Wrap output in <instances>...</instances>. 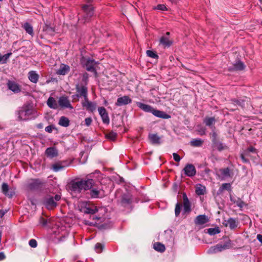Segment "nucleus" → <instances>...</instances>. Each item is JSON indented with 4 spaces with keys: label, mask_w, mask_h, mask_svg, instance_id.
<instances>
[{
    "label": "nucleus",
    "mask_w": 262,
    "mask_h": 262,
    "mask_svg": "<svg viewBox=\"0 0 262 262\" xmlns=\"http://www.w3.org/2000/svg\"><path fill=\"white\" fill-rule=\"evenodd\" d=\"M12 55V53L10 52L7 54H6L4 55H1L0 54V63L4 64L6 63L8 59Z\"/></svg>",
    "instance_id": "nucleus-35"
},
{
    "label": "nucleus",
    "mask_w": 262,
    "mask_h": 262,
    "mask_svg": "<svg viewBox=\"0 0 262 262\" xmlns=\"http://www.w3.org/2000/svg\"><path fill=\"white\" fill-rule=\"evenodd\" d=\"M28 78L31 82L36 83L38 80L39 75L36 71H32L28 73Z\"/></svg>",
    "instance_id": "nucleus-22"
},
{
    "label": "nucleus",
    "mask_w": 262,
    "mask_h": 262,
    "mask_svg": "<svg viewBox=\"0 0 262 262\" xmlns=\"http://www.w3.org/2000/svg\"><path fill=\"white\" fill-rule=\"evenodd\" d=\"M225 224L226 226H229L231 229H234L237 227L238 225V222L237 220L233 218H229Z\"/></svg>",
    "instance_id": "nucleus-25"
},
{
    "label": "nucleus",
    "mask_w": 262,
    "mask_h": 262,
    "mask_svg": "<svg viewBox=\"0 0 262 262\" xmlns=\"http://www.w3.org/2000/svg\"><path fill=\"white\" fill-rule=\"evenodd\" d=\"M149 139L152 144H160V138L157 134H149Z\"/></svg>",
    "instance_id": "nucleus-28"
},
{
    "label": "nucleus",
    "mask_w": 262,
    "mask_h": 262,
    "mask_svg": "<svg viewBox=\"0 0 262 262\" xmlns=\"http://www.w3.org/2000/svg\"><path fill=\"white\" fill-rule=\"evenodd\" d=\"M230 200L232 202H233L234 204L236 203V201L237 200V199L235 198L233 196H230Z\"/></svg>",
    "instance_id": "nucleus-60"
},
{
    "label": "nucleus",
    "mask_w": 262,
    "mask_h": 262,
    "mask_svg": "<svg viewBox=\"0 0 262 262\" xmlns=\"http://www.w3.org/2000/svg\"><path fill=\"white\" fill-rule=\"evenodd\" d=\"M154 9L163 11L166 10V7L164 5L159 4L157 5V6L155 7Z\"/></svg>",
    "instance_id": "nucleus-51"
},
{
    "label": "nucleus",
    "mask_w": 262,
    "mask_h": 262,
    "mask_svg": "<svg viewBox=\"0 0 262 262\" xmlns=\"http://www.w3.org/2000/svg\"><path fill=\"white\" fill-rule=\"evenodd\" d=\"M60 199L61 196L59 194H56L54 197L48 196L45 199V204L48 209H52L56 207V202L59 201Z\"/></svg>",
    "instance_id": "nucleus-5"
},
{
    "label": "nucleus",
    "mask_w": 262,
    "mask_h": 262,
    "mask_svg": "<svg viewBox=\"0 0 262 262\" xmlns=\"http://www.w3.org/2000/svg\"><path fill=\"white\" fill-rule=\"evenodd\" d=\"M181 210V204L178 203L176 205L175 208V214L176 216L179 215Z\"/></svg>",
    "instance_id": "nucleus-45"
},
{
    "label": "nucleus",
    "mask_w": 262,
    "mask_h": 262,
    "mask_svg": "<svg viewBox=\"0 0 262 262\" xmlns=\"http://www.w3.org/2000/svg\"><path fill=\"white\" fill-rule=\"evenodd\" d=\"M116 133L113 132H111L105 134V137L111 141H114L116 139Z\"/></svg>",
    "instance_id": "nucleus-38"
},
{
    "label": "nucleus",
    "mask_w": 262,
    "mask_h": 262,
    "mask_svg": "<svg viewBox=\"0 0 262 262\" xmlns=\"http://www.w3.org/2000/svg\"><path fill=\"white\" fill-rule=\"evenodd\" d=\"M84 122H85V124L87 126H90L92 122V119L90 117L86 118L85 119Z\"/></svg>",
    "instance_id": "nucleus-53"
},
{
    "label": "nucleus",
    "mask_w": 262,
    "mask_h": 262,
    "mask_svg": "<svg viewBox=\"0 0 262 262\" xmlns=\"http://www.w3.org/2000/svg\"><path fill=\"white\" fill-rule=\"evenodd\" d=\"M34 111L27 106L21 107L18 111V118L20 120H27L32 117Z\"/></svg>",
    "instance_id": "nucleus-3"
},
{
    "label": "nucleus",
    "mask_w": 262,
    "mask_h": 262,
    "mask_svg": "<svg viewBox=\"0 0 262 262\" xmlns=\"http://www.w3.org/2000/svg\"><path fill=\"white\" fill-rule=\"evenodd\" d=\"M7 212V210H0V217H3V216L5 214V213Z\"/></svg>",
    "instance_id": "nucleus-57"
},
{
    "label": "nucleus",
    "mask_w": 262,
    "mask_h": 262,
    "mask_svg": "<svg viewBox=\"0 0 262 262\" xmlns=\"http://www.w3.org/2000/svg\"><path fill=\"white\" fill-rule=\"evenodd\" d=\"M70 121L69 119L64 116L60 117L58 124L63 127H68L69 125Z\"/></svg>",
    "instance_id": "nucleus-31"
},
{
    "label": "nucleus",
    "mask_w": 262,
    "mask_h": 262,
    "mask_svg": "<svg viewBox=\"0 0 262 262\" xmlns=\"http://www.w3.org/2000/svg\"><path fill=\"white\" fill-rule=\"evenodd\" d=\"M78 207L81 212L86 214H94L98 211V209L96 206L90 207L86 202H80Z\"/></svg>",
    "instance_id": "nucleus-6"
},
{
    "label": "nucleus",
    "mask_w": 262,
    "mask_h": 262,
    "mask_svg": "<svg viewBox=\"0 0 262 262\" xmlns=\"http://www.w3.org/2000/svg\"><path fill=\"white\" fill-rule=\"evenodd\" d=\"M122 204L124 205L129 204L131 203V200L129 197L127 195H123L122 199Z\"/></svg>",
    "instance_id": "nucleus-40"
},
{
    "label": "nucleus",
    "mask_w": 262,
    "mask_h": 262,
    "mask_svg": "<svg viewBox=\"0 0 262 262\" xmlns=\"http://www.w3.org/2000/svg\"><path fill=\"white\" fill-rule=\"evenodd\" d=\"M81 104L83 107L91 112H93L96 109L97 104L95 102L89 101L88 97L82 101Z\"/></svg>",
    "instance_id": "nucleus-9"
},
{
    "label": "nucleus",
    "mask_w": 262,
    "mask_h": 262,
    "mask_svg": "<svg viewBox=\"0 0 262 262\" xmlns=\"http://www.w3.org/2000/svg\"><path fill=\"white\" fill-rule=\"evenodd\" d=\"M172 3H176L177 2V0H169Z\"/></svg>",
    "instance_id": "nucleus-62"
},
{
    "label": "nucleus",
    "mask_w": 262,
    "mask_h": 262,
    "mask_svg": "<svg viewBox=\"0 0 262 262\" xmlns=\"http://www.w3.org/2000/svg\"><path fill=\"white\" fill-rule=\"evenodd\" d=\"M215 122V119L214 117H206L204 119V123L206 126H209L210 128H212L213 125Z\"/></svg>",
    "instance_id": "nucleus-29"
},
{
    "label": "nucleus",
    "mask_w": 262,
    "mask_h": 262,
    "mask_svg": "<svg viewBox=\"0 0 262 262\" xmlns=\"http://www.w3.org/2000/svg\"><path fill=\"white\" fill-rule=\"evenodd\" d=\"M234 67L236 70H242L244 69L245 66L242 62L238 61L234 64Z\"/></svg>",
    "instance_id": "nucleus-37"
},
{
    "label": "nucleus",
    "mask_w": 262,
    "mask_h": 262,
    "mask_svg": "<svg viewBox=\"0 0 262 262\" xmlns=\"http://www.w3.org/2000/svg\"><path fill=\"white\" fill-rule=\"evenodd\" d=\"M137 104L138 106L143 111L147 113H151L152 114L154 108L150 105L141 102H137Z\"/></svg>",
    "instance_id": "nucleus-18"
},
{
    "label": "nucleus",
    "mask_w": 262,
    "mask_h": 262,
    "mask_svg": "<svg viewBox=\"0 0 262 262\" xmlns=\"http://www.w3.org/2000/svg\"><path fill=\"white\" fill-rule=\"evenodd\" d=\"M87 194L92 199L101 198L104 196V191L101 184L97 185L94 180L92 179V186L88 190Z\"/></svg>",
    "instance_id": "nucleus-2"
},
{
    "label": "nucleus",
    "mask_w": 262,
    "mask_h": 262,
    "mask_svg": "<svg viewBox=\"0 0 262 262\" xmlns=\"http://www.w3.org/2000/svg\"><path fill=\"white\" fill-rule=\"evenodd\" d=\"M69 71L70 67L69 66L64 64H61L59 69L57 71L56 73L58 75H65L69 72Z\"/></svg>",
    "instance_id": "nucleus-19"
},
{
    "label": "nucleus",
    "mask_w": 262,
    "mask_h": 262,
    "mask_svg": "<svg viewBox=\"0 0 262 262\" xmlns=\"http://www.w3.org/2000/svg\"><path fill=\"white\" fill-rule=\"evenodd\" d=\"M208 220L205 215H199L194 220L196 225H203L208 222Z\"/></svg>",
    "instance_id": "nucleus-21"
},
{
    "label": "nucleus",
    "mask_w": 262,
    "mask_h": 262,
    "mask_svg": "<svg viewBox=\"0 0 262 262\" xmlns=\"http://www.w3.org/2000/svg\"><path fill=\"white\" fill-rule=\"evenodd\" d=\"M98 110L99 114L102 119L103 122L105 124H108L110 122V119L106 109L104 107H98Z\"/></svg>",
    "instance_id": "nucleus-14"
},
{
    "label": "nucleus",
    "mask_w": 262,
    "mask_h": 262,
    "mask_svg": "<svg viewBox=\"0 0 262 262\" xmlns=\"http://www.w3.org/2000/svg\"><path fill=\"white\" fill-rule=\"evenodd\" d=\"M38 128H42L43 127V124L42 123H39L37 125Z\"/></svg>",
    "instance_id": "nucleus-61"
},
{
    "label": "nucleus",
    "mask_w": 262,
    "mask_h": 262,
    "mask_svg": "<svg viewBox=\"0 0 262 262\" xmlns=\"http://www.w3.org/2000/svg\"><path fill=\"white\" fill-rule=\"evenodd\" d=\"M203 144V141L200 139H194L190 142V144L195 147L201 146Z\"/></svg>",
    "instance_id": "nucleus-36"
},
{
    "label": "nucleus",
    "mask_w": 262,
    "mask_h": 262,
    "mask_svg": "<svg viewBox=\"0 0 262 262\" xmlns=\"http://www.w3.org/2000/svg\"><path fill=\"white\" fill-rule=\"evenodd\" d=\"M183 171L185 175L190 177H193L196 174L195 168L194 165L191 164H187L183 169Z\"/></svg>",
    "instance_id": "nucleus-13"
},
{
    "label": "nucleus",
    "mask_w": 262,
    "mask_h": 262,
    "mask_svg": "<svg viewBox=\"0 0 262 262\" xmlns=\"http://www.w3.org/2000/svg\"><path fill=\"white\" fill-rule=\"evenodd\" d=\"M154 248L155 250L160 252H163L165 250V246L159 242L154 244Z\"/></svg>",
    "instance_id": "nucleus-33"
},
{
    "label": "nucleus",
    "mask_w": 262,
    "mask_h": 262,
    "mask_svg": "<svg viewBox=\"0 0 262 262\" xmlns=\"http://www.w3.org/2000/svg\"><path fill=\"white\" fill-rule=\"evenodd\" d=\"M48 220L44 219L42 217H40L39 219V224L42 226L45 227L47 225Z\"/></svg>",
    "instance_id": "nucleus-49"
},
{
    "label": "nucleus",
    "mask_w": 262,
    "mask_h": 262,
    "mask_svg": "<svg viewBox=\"0 0 262 262\" xmlns=\"http://www.w3.org/2000/svg\"><path fill=\"white\" fill-rule=\"evenodd\" d=\"M59 105L64 108H69L72 110L73 107L71 104L70 101L68 98L66 96H61L58 100Z\"/></svg>",
    "instance_id": "nucleus-11"
},
{
    "label": "nucleus",
    "mask_w": 262,
    "mask_h": 262,
    "mask_svg": "<svg viewBox=\"0 0 262 262\" xmlns=\"http://www.w3.org/2000/svg\"><path fill=\"white\" fill-rule=\"evenodd\" d=\"M217 148L219 151H221L224 149V146L222 143L217 144Z\"/></svg>",
    "instance_id": "nucleus-56"
},
{
    "label": "nucleus",
    "mask_w": 262,
    "mask_h": 262,
    "mask_svg": "<svg viewBox=\"0 0 262 262\" xmlns=\"http://www.w3.org/2000/svg\"><path fill=\"white\" fill-rule=\"evenodd\" d=\"M29 244L32 248H36L37 246V242L34 239H31L29 241Z\"/></svg>",
    "instance_id": "nucleus-48"
},
{
    "label": "nucleus",
    "mask_w": 262,
    "mask_h": 262,
    "mask_svg": "<svg viewBox=\"0 0 262 262\" xmlns=\"http://www.w3.org/2000/svg\"><path fill=\"white\" fill-rule=\"evenodd\" d=\"M43 182L39 179H31L28 180L27 187L30 190H36L40 188Z\"/></svg>",
    "instance_id": "nucleus-8"
},
{
    "label": "nucleus",
    "mask_w": 262,
    "mask_h": 262,
    "mask_svg": "<svg viewBox=\"0 0 262 262\" xmlns=\"http://www.w3.org/2000/svg\"><path fill=\"white\" fill-rule=\"evenodd\" d=\"M81 63L87 71L92 72H96V67L98 62L95 61L94 59L89 58H82L81 59Z\"/></svg>",
    "instance_id": "nucleus-4"
},
{
    "label": "nucleus",
    "mask_w": 262,
    "mask_h": 262,
    "mask_svg": "<svg viewBox=\"0 0 262 262\" xmlns=\"http://www.w3.org/2000/svg\"><path fill=\"white\" fill-rule=\"evenodd\" d=\"M172 155H173V159L175 161L179 162L181 160V157L177 153L174 152V153H173Z\"/></svg>",
    "instance_id": "nucleus-54"
},
{
    "label": "nucleus",
    "mask_w": 262,
    "mask_h": 262,
    "mask_svg": "<svg viewBox=\"0 0 262 262\" xmlns=\"http://www.w3.org/2000/svg\"><path fill=\"white\" fill-rule=\"evenodd\" d=\"M82 9L84 13L85 20L87 21L93 15L94 10L92 6L84 5L82 6Z\"/></svg>",
    "instance_id": "nucleus-12"
},
{
    "label": "nucleus",
    "mask_w": 262,
    "mask_h": 262,
    "mask_svg": "<svg viewBox=\"0 0 262 262\" xmlns=\"http://www.w3.org/2000/svg\"><path fill=\"white\" fill-rule=\"evenodd\" d=\"M220 231L218 228H209L208 229V233L211 235L217 234L220 233Z\"/></svg>",
    "instance_id": "nucleus-41"
},
{
    "label": "nucleus",
    "mask_w": 262,
    "mask_h": 262,
    "mask_svg": "<svg viewBox=\"0 0 262 262\" xmlns=\"http://www.w3.org/2000/svg\"><path fill=\"white\" fill-rule=\"evenodd\" d=\"M146 54L148 57H151L154 59L158 58V56L156 53L151 50H147L146 51Z\"/></svg>",
    "instance_id": "nucleus-43"
},
{
    "label": "nucleus",
    "mask_w": 262,
    "mask_h": 262,
    "mask_svg": "<svg viewBox=\"0 0 262 262\" xmlns=\"http://www.w3.org/2000/svg\"><path fill=\"white\" fill-rule=\"evenodd\" d=\"M132 99L127 96H124L117 99L116 105L121 106L126 105L132 102Z\"/></svg>",
    "instance_id": "nucleus-16"
},
{
    "label": "nucleus",
    "mask_w": 262,
    "mask_h": 262,
    "mask_svg": "<svg viewBox=\"0 0 262 262\" xmlns=\"http://www.w3.org/2000/svg\"><path fill=\"white\" fill-rule=\"evenodd\" d=\"M230 187L231 185L229 183H224L219 188V191L221 193L225 189L229 190Z\"/></svg>",
    "instance_id": "nucleus-39"
},
{
    "label": "nucleus",
    "mask_w": 262,
    "mask_h": 262,
    "mask_svg": "<svg viewBox=\"0 0 262 262\" xmlns=\"http://www.w3.org/2000/svg\"><path fill=\"white\" fill-rule=\"evenodd\" d=\"M183 213L189 212L191 210L190 203L185 193L183 194Z\"/></svg>",
    "instance_id": "nucleus-17"
},
{
    "label": "nucleus",
    "mask_w": 262,
    "mask_h": 262,
    "mask_svg": "<svg viewBox=\"0 0 262 262\" xmlns=\"http://www.w3.org/2000/svg\"><path fill=\"white\" fill-rule=\"evenodd\" d=\"M103 249L102 245L100 243H97L95 246V250L97 253H100Z\"/></svg>",
    "instance_id": "nucleus-46"
},
{
    "label": "nucleus",
    "mask_w": 262,
    "mask_h": 262,
    "mask_svg": "<svg viewBox=\"0 0 262 262\" xmlns=\"http://www.w3.org/2000/svg\"><path fill=\"white\" fill-rule=\"evenodd\" d=\"M166 34L167 35H169V32H166Z\"/></svg>",
    "instance_id": "nucleus-64"
},
{
    "label": "nucleus",
    "mask_w": 262,
    "mask_h": 262,
    "mask_svg": "<svg viewBox=\"0 0 262 262\" xmlns=\"http://www.w3.org/2000/svg\"><path fill=\"white\" fill-rule=\"evenodd\" d=\"M54 128H55L54 126L53 125H49V126H47L45 128V130H46V132H47L49 133H51Z\"/></svg>",
    "instance_id": "nucleus-52"
},
{
    "label": "nucleus",
    "mask_w": 262,
    "mask_h": 262,
    "mask_svg": "<svg viewBox=\"0 0 262 262\" xmlns=\"http://www.w3.org/2000/svg\"><path fill=\"white\" fill-rule=\"evenodd\" d=\"M47 105L51 108L56 110L58 108V105L56 100L52 97H50L47 101Z\"/></svg>",
    "instance_id": "nucleus-24"
},
{
    "label": "nucleus",
    "mask_w": 262,
    "mask_h": 262,
    "mask_svg": "<svg viewBox=\"0 0 262 262\" xmlns=\"http://www.w3.org/2000/svg\"><path fill=\"white\" fill-rule=\"evenodd\" d=\"M76 90L77 92L76 96L77 97H82L84 99H86L88 96V88L85 85H76Z\"/></svg>",
    "instance_id": "nucleus-10"
},
{
    "label": "nucleus",
    "mask_w": 262,
    "mask_h": 262,
    "mask_svg": "<svg viewBox=\"0 0 262 262\" xmlns=\"http://www.w3.org/2000/svg\"><path fill=\"white\" fill-rule=\"evenodd\" d=\"M14 194H15L14 190L12 188H10L9 191L7 192V194H6L5 195H6L9 198H12Z\"/></svg>",
    "instance_id": "nucleus-50"
},
{
    "label": "nucleus",
    "mask_w": 262,
    "mask_h": 262,
    "mask_svg": "<svg viewBox=\"0 0 262 262\" xmlns=\"http://www.w3.org/2000/svg\"><path fill=\"white\" fill-rule=\"evenodd\" d=\"M235 204L238 207L240 208H243L245 205L244 202L239 198H237V200L236 201Z\"/></svg>",
    "instance_id": "nucleus-47"
},
{
    "label": "nucleus",
    "mask_w": 262,
    "mask_h": 262,
    "mask_svg": "<svg viewBox=\"0 0 262 262\" xmlns=\"http://www.w3.org/2000/svg\"><path fill=\"white\" fill-rule=\"evenodd\" d=\"M160 42L164 47H169L171 45V42L169 40L168 37L162 36L160 39Z\"/></svg>",
    "instance_id": "nucleus-30"
},
{
    "label": "nucleus",
    "mask_w": 262,
    "mask_h": 262,
    "mask_svg": "<svg viewBox=\"0 0 262 262\" xmlns=\"http://www.w3.org/2000/svg\"><path fill=\"white\" fill-rule=\"evenodd\" d=\"M23 28L25 30V31H26L27 33H28V34H29L30 35H31L32 36L33 35V27H32V26L30 24H29L28 23H26L24 24V25L23 26Z\"/></svg>",
    "instance_id": "nucleus-34"
},
{
    "label": "nucleus",
    "mask_w": 262,
    "mask_h": 262,
    "mask_svg": "<svg viewBox=\"0 0 262 262\" xmlns=\"http://www.w3.org/2000/svg\"><path fill=\"white\" fill-rule=\"evenodd\" d=\"M250 152L256 153V149L253 147L250 146L245 151V155L246 156H249Z\"/></svg>",
    "instance_id": "nucleus-44"
},
{
    "label": "nucleus",
    "mask_w": 262,
    "mask_h": 262,
    "mask_svg": "<svg viewBox=\"0 0 262 262\" xmlns=\"http://www.w3.org/2000/svg\"><path fill=\"white\" fill-rule=\"evenodd\" d=\"M7 86L9 90L15 93H18L21 91L20 86L14 81H9L7 83Z\"/></svg>",
    "instance_id": "nucleus-15"
},
{
    "label": "nucleus",
    "mask_w": 262,
    "mask_h": 262,
    "mask_svg": "<svg viewBox=\"0 0 262 262\" xmlns=\"http://www.w3.org/2000/svg\"><path fill=\"white\" fill-rule=\"evenodd\" d=\"M46 154L50 158H54L58 156V150L55 147H49L46 150Z\"/></svg>",
    "instance_id": "nucleus-23"
},
{
    "label": "nucleus",
    "mask_w": 262,
    "mask_h": 262,
    "mask_svg": "<svg viewBox=\"0 0 262 262\" xmlns=\"http://www.w3.org/2000/svg\"><path fill=\"white\" fill-rule=\"evenodd\" d=\"M92 179H81L73 181L71 184L70 189L74 193H80L82 191L88 190L92 186Z\"/></svg>",
    "instance_id": "nucleus-1"
},
{
    "label": "nucleus",
    "mask_w": 262,
    "mask_h": 262,
    "mask_svg": "<svg viewBox=\"0 0 262 262\" xmlns=\"http://www.w3.org/2000/svg\"><path fill=\"white\" fill-rule=\"evenodd\" d=\"M9 187L6 183H3L2 185V191L5 195L9 191Z\"/></svg>",
    "instance_id": "nucleus-42"
},
{
    "label": "nucleus",
    "mask_w": 262,
    "mask_h": 262,
    "mask_svg": "<svg viewBox=\"0 0 262 262\" xmlns=\"http://www.w3.org/2000/svg\"><path fill=\"white\" fill-rule=\"evenodd\" d=\"M87 2H91L92 0H85Z\"/></svg>",
    "instance_id": "nucleus-63"
},
{
    "label": "nucleus",
    "mask_w": 262,
    "mask_h": 262,
    "mask_svg": "<svg viewBox=\"0 0 262 262\" xmlns=\"http://www.w3.org/2000/svg\"><path fill=\"white\" fill-rule=\"evenodd\" d=\"M5 258V255L3 252H0V260H2Z\"/></svg>",
    "instance_id": "nucleus-59"
},
{
    "label": "nucleus",
    "mask_w": 262,
    "mask_h": 262,
    "mask_svg": "<svg viewBox=\"0 0 262 262\" xmlns=\"http://www.w3.org/2000/svg\"><path fill=\"white\" fill-rule=\"evenodd\" d=\"M152 114L157 117L162 119H169L170 118V116L164 112L155 110V108L152 112Z\"/></svg>",
    "instance_id": "nucleus-20"
},
{
    "label": "nucleus",
    "mask_w": 262,
    "mask_h": 262,
    "mask_svg": "<svg viewBox=\"0 0 262 262\" xmlns=\"http://www.w3.org/2000/svg\"><path fill=\"white\" fill-rule=\"evenodd\" d=\"M67 166V164H63L62 163H57L53 165V169L54 171H59L63 169Z\"/></svg>",
    "instance_id": "nucleus-32"
},
{
    "label": "nucleus",
    "mask_w": 262,
    "mask_h": 262,
    "mask_svg": "<svg viewBox=\"0 0 262 262\" xmlns=\"http://www.w3.org/2000/svg\"><path fill=\"white\" fill-rule=\"evenodd\" d=\"M245 156H246L245 155V153L241 154V156H240L241 158L242 159L243 162H244V163L248 162L249 161L245 158Z\"/></svg>",
    "instance_id": "nucleus-55"
},
{
    "label": "nucleus",
    "mask_w": 262,
    "mask_h": 262,
    "mask_svg": "<svg viewBox=\"0 0 262 262\" xmlns=\"http://www.w3.org/2000/svg\"><path fill=\"white\" fill-rule=\"evenodd\" d=\"M257 239L258 240L259 242L262 244V235L261 234H257Z\"/></svg>",
    "instance_id": "nucleus-58"
},
{
    "label": "nucleus",
    "mask_w": 262,
    "mask_h": 262,
    "mask_svg": "<svg viewBox=\"0 0 262 262\" xmlns=\"http://www.w3.org/2000/svg\"><path fill=\"white\" fill-rule=\"evenodd\" d=\"M231 247L230 241L226 243L224 245L217 244L214 246L210 247L208 250V253L209 254L215 253L219 252H221L227 249H229Z\"/></svg>",
    "instance_id": "nucleus-7"
},
{
    "label": "nucleus",
    "mask_w": 262,
    "mask_h": 262,
    "mask_svg": "<svg viewBox=\"0 0 262 262\" xmlns=\"http://www.w3.org/2000/svg\"><path fill=\"white\" fill-rule=\"evenodd\" d=\"M219 172L223 179L229 178L231 176L230 170L229 168L221 169Z\"/></svg>",
    "instance_id": "nucleus-27"
},
{
    "label": "nucleus",
    "mask_w": 262,
    "mask_h": 262,
    "mask_svg": "<svg viewBox=\"0 0 262 262\" xmlns=\"http://www.w3.org/2000/svg\"><path fill=\"white\" fill-rule=\"evenodd\" d=\"M195 193L198 195H204L206 193V187L201 184L195 186Z\"/></svg>",
    "instance_id": "nucleus-26"
}]
</instances>
